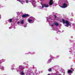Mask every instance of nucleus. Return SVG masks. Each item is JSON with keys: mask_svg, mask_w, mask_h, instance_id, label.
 Masks as SVG:
<instances>
[{"mask_svg": "<svg viewBox=\"0 0 75 75\" xmlns=\"http://www.w3.org/2000/svg\"><path fill=\"white\" fill-rule=\"evenodd\" d=\"M62 21L63 22V24H66V27H68V25H69V23L68 22V21L66 20L65 21V20L64 19H62Z\"/></svg>", "mask_w": 75, "mask_h": 75, "instance_id": "f257e3e1", "label": "nucleus"}, {"mask_svg": "<svg viewBox=\"0 0 75 75\" xmlns=\"http://www.w3.org/2000/svg\"><path fill=\"white\" fill-rule=\"evenodd\" d=\"M30 16V15L28 14H23L22 15V18H25V17H28Z\"/></svg>", "mask_w": 75, "mask_h": 75, "instance_id": "f03ea898", "label": "nucleus"}, {"mask_svg": "<svg viewBox=\"0 0 75 75\" xmlns=\"http://www.w3.org/2000/svg\"><path fill=\"white\" fill-rule=\"evenodd\" d=\"M63 6H61L62 8H66L67 7V4H66L65 3H64L63 4Z\"/></svg>", "mask_w": 75, "mask_h": 75, "instance_id": "7ed1b4c3", "label": "nucleus"}, {"mask_svg": "<svg viewBox=\"0 0 75 75\" xmlns=\"http://www.w3.org/2000/svg\"><path fill=\"white\" fill-rule=\"evenodd\" d=\"M53 4V0H50L49 1V4L50 6H52Z\"/></svg>", "mask_w": 75, "mask_h": 75, "instance_id": "20e7f679", "label": "nucleus"}, {"mask_svg": "<svg viewBox=\"0 0 75 75\" xmlns=\"http://www.w3.org/2000/svg\"><path fill=\"white\" fill-rule=\"evenodd\" d=\"M43 5L45 7H48V6L47 4H43Z\"/></svg>", "mask_w": 75, "mask_h": 75, "instance_id": "39448f33", "label": "nucleus"}, {"mask_svg": "<svg viewBox=\"0 0 75 75\" xmlns=\"http://www.w3.org/2000/svg\"><path fill=\"white\" fill-rule=\"evenodd\" d=\"M68 72L69 74H71V73H72V71L71 70H69L68 71Z\"/></svg>", "mask_w": 75, "mask_h": 75, "instance_id": "423d86ee", "label": "nucleus"}, {"mask_svg": "<svg viewBox=\"0 0 75 75\" xmlns=\"http://www.w3.org/2000/svg\"><path fill=\"white\" fill-rule=\"evenodd\" d=\"M54 24L56 25V26H58V25H59V24L58 23H54Z\"/></svg>", "mask_w": 75, "mask_h": 75, "instance_id": "0eeeda50", "label": "nucleus"}, {"mask_svg": "<svg viewBox=\"0 0 75 75\" xmlns=\"http://www.w3.org/2000/svg\"><path fill=\"white\" fill-rule=\"evenodd\" d=\"M21 24H24V20H22L21 21Z\"/></svg>", "mask_w": 75, "mask_h": 75, "instance_id": "6e6552de", "label": "nucleus"}, {"mask_svg": "<svg viewBox=\"0 0 75 75\" xmlns=\"http://www.w3.org/2000/svg\"><path fill=\"white\" fill-rule=\"evenodd\" d=\"M9 20L10 23H11L12 22V19L11 18L9 19Z\"/></svg>", "mask_w": 75, "mask_h": 75, "instance_id": "1a4fd4ad", "label": "nucleus"}, {"mask_svg": "<svg viewBox=\"0 0 75 75\" xmlns=\"http://www.w3.org/2000/svg\"><path fill=\"white\" fill-rule=\"evenodd\" d=\"M31 21H33L32 20H31V19H29L28 20V22L29 23H30V22H31Z\"/></svg>", "mask_w": 75, "mask_h": 75, "instance_id": "9d476101", "label": "nucleus"}, {"mask_svg": "<svg viewBox=\"0 0 75 75\" xmlns=\"http://www.w3.org/2000/svg\"><path fill=\"white\" fill-rule=\"evenodd\" d=\"M52 71V69L51 68L49 69L48 70V71H49V72H50Z\"/></svg>", "mask_w": 75, "mask_h": 75, "instance_id": "9b49d317", "label": "nucleus"}, {"mask_svg": "<svg viewBox=\"0 0 75 75\" xmlns=\"http://www.w3.org/2000/svg\"><path fill=\"white\" fill-rule=\"evenodd\" d=\"M21 74L22 75H24V73L22 72H21Z\"/></svg>", "mask_w": 75, "mask_h": 75, "instance_id": "f8f14e48", "label": "nucleus"}, {"mask_svg": "<svg viewBox=\"0 0 75 75\" xmlns=\"http://www.w3.org/2000/svg\"><path fill=\"white\" fill-rule=\"evenodd\" d=\"M42 8H44V5H43V4H42Z\"/></svg>", "mask_w": 75, "mask_h": 75, "instance_id": "ddd939ff", "label": "nucleus"}, {"mask_svg": "<svg viewBox=\"0 0 75 75\" xmlns=\"http://www.w3.org/2000/svg\"><path fill=\"white\" fill-rule=\"evenodd\" d=\"M1 61H2L3 62H4V61H5V60L3 59Z\"/></svg>", "mask_w": 75, "mask_h": 75, "instance_id": "4468645a", "label": "nucleus"}, {"mask_svg": "<svg viewBox=\"0 0 75 75\" xmlns=\"http://www.w3.org/2000/svg\"><path fill=\"white\" fill-rule=\"evenodd\" d=\"M54 18H57V16L56 15H54Z\"/></svg>", "mask_w": 75, "mask_h": 75, "instance_id": "2eb2a0df", "label": "nucleus"}, {"mask_svg": "<svg viewBox=\"0 0 75 75\" xmlns=\"http://www.w3.org/2000/svg\"><path fill=\"white\" fill-rule=\"evenodd\" d=\"M71 69L72 71H74V69H72V68H71Z\"/></svg>", "mask_w": 75, "mask_h": 75, "instance_id": "dca6fc26", "label": "nucleus"}, {"mask_svg": "<svg viewBox=\"0 0 75 75\" xmlns=\"http://www.w3.org/2000/svg\"><path fill=\"white\" fill-rule=\"evenodd\" d=\"M26 3H28V0H26Z\"/></svg>", "mask_w": 75, "mask_h": 75, "instance_id": "f3484780", "label": "nucleus"}, {"mask_svg": "<svg viewBox=\"0 0 75 75\" xmlns=\"http://www.w3.org/2000/svg\"><path fill=\"white\" fill-rule=\"evenodd\" d=\"M19 2H20V3H21V4H22V3L23 2V1H19Z\"/></svg>", "mask_w": 75, "mask_h": 75, "instance_id": "a211bd4d", "label": "nucleus"}, {"mask_svg": "<svg viewBox=\"0 0 75 75\" xmlns=\"http://www.w3.org/2000/svg\"><path fill=\"white\" fill-rule=\"evenodd\" d=\"M17 24H20V22H18V23H17Z\"/></svg>", "mask_w": 75, "mask_h": 75, "instance_id": "6ab92c4d", "label": "nucleus"}, {"mask_svg": "<svg viewBox=\"0 0 75 75\" xmlns=\"http://www.w3.org/2000/svg\"><path fill=\"white\" fill-rule=\"evenodd\" d=\"M51 26L52 27H54V25H51Z\"/></svg>", "mask_w": 75, "mask_h": 75, "instance_id": "aec40b11", "label": "nucleus"}, {"mask_svg": "<svg viewBox=\"0 0 75 75\" xmlns=\"http://www.w3.org/2000/svg\"><path fill=\"white\" fill-rule=\"evenodd\" d=\"M35 1H33V2H35Z\"/></svg>", "mask_w": 75, "mask_h": 75, "instance_id": "412c9836", "label": "nucleus"}, {"mask_svg": "<svg viewBox=\"0 0 75 75\" xmlns=\"http://www.w3.org/2000/svg\"><path fill=\"white\" fill-rule=\"evenodd\" d=\"M23 4V2H22V4Z\"/></svg>", "mask_w": 75, "mask_h": 75, "instance_id": "4be33fe9", "label": "nucleus"}, {"mask_svg": "<svg viewBox=\"0 0 75 75\" xmlns=\"http://www.w3.org/2000/svg\"><path fill=\"white\" fill-rule=\"evenodd\" d=\"M0 18H1V17L0 16Z\"/></svg>", "mask_w": 75, "mask_h": 75, "instance_id": "5701e85b", "label": "nucleus"}, {"mask_svg": "<svg viewBox=\"0 0 75 75\" xmlns=\"http://www.w3.org/2000/svg\"><path fill=\"white\" fill-rule=\"evenodd\" d=\"M19 67H20V66H19Z\"/></svg>", "mask_w": 75, "mask_h": 75, "instance_id": "b1692460", "label": "nucleus"}, {"mask_svg": "<svg viewBox=\"0 0 75 75\" xmlns=\"http://www.w3.org/2000/svg\"><path fill=\"white\" fill-rule=\"evenodd\" d=\"M0 67H1V66H0Z\"/></svg>", "mask_w": 75, "mask_h": 75, "instance_id": "393cba45", "label": "nucleus"}, {"mask_svg": "<svg viewBox=\"0 0 75 75\" xmlns=\"http://www.w3.org/2000/svg\"><path fill=\"white\" fill-rule=\"evenodd\" d=\"M19 0V1H20V0Z\"/></svg>", "mask_w": 75, "mask_h": 75, "instance_id": "a878e982", "label": "nucleus"}]
</instances>
